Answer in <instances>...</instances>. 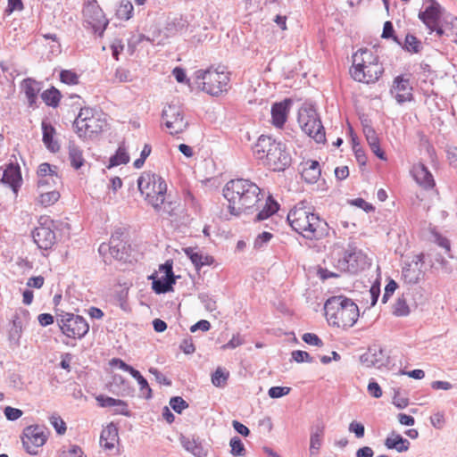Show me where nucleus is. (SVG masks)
<instances>
[{
    "mask_svg": "<svg viewBox=\"0 0 457 457\" xmlns=\"http://www.w3.org/2000/svg\"><path fill=\"white\" fill-rule=\"evenodd\" d=\"M222 192L228 202V212L234 216H239L253 208L258 210V204L263 197L258 185L245 179H230L224 186Z\"/></svg>",
    "mask_w": 457,
    "mask_h": 457,
    "instance_id": "f257e3e1",
    "label": "nucleus"
},
{
    "mask_svg": "<svg viewBox=\"0 0 457 457\" xmlns=\"http://www.w3.org/2000/svg\"><path fill=\"white\" fill-rule=\"evenodd\" d=\"M306 202L298 203L287 214V220L292 228L309 240H320L328 235V223L307 208Z\"/></svg>",
    "mask_w": 457,
    "mask_h": 457,
    "instance_id": "f03ea898",
    "label": "nucleus"
},
{
    "mask_svg": "<svg viewBox=\"0 0 457 457\" xmlns=\"http://www.w3.org/2000/svg\"><path fill=\"white\" fill-rule=\"evenodd\" d=\"M253 151L255 157L273 171H284L291 165V154L286 145L270 136L261 135Z\"/></svg>",
    "mask_w": 457,
    "mask_h": 457,
    "instance_id": "7ed1b4c3",
    "label": "nucleus"
},
{
    "mask_svg": "<svg viewBox=\"0 0 457 457\" xmlns=\"http://www.w3.org/2000/svg\"><path fill=\"white\" fill-rule=\"evenodd\" d=\"M328 322L344 329L352 328L359 317V308L350 298L340 295L329 297L324 303Z\"/></svg>",
    "mask_w": 457,
    "mask_h": 457,
    "instance_id": "20e7f679",
    "label": "nucleus"
},
{
    "mask_svg": "<svg viewBox=\"0 0 457 457\" xmlns=\"http://www.w3.org/2000/svg\"><path fill=\"white\" fill-rule=\"evenodd\" d=\"M105 114L97 108H80L73 128L78 137L83 140L92 139L99 135L106 127Z\"/></svg>",
    "mask_w": 457,
    "mask_h": 457,
    "instance_id": "39448f33",
    "label": "nucleus"
},
{
    "mask_svg": "<svg viewBox=\"0 0 457 457\" xmlns=\"http://www.w3.org/2000/svg\"><path fill=\"white\" fill-rule=\"evenodd\" d=\"M137 187L145 201L156 211L161 209L165 201L167 184L160 175L145 171L137 179Z\"/></svg>",
    "mask_w": 457,
    "mask_h": 457,
    "instance_id": "423d86ee",
    "label": "nucleus"
},
{
    "mask_svg": "<svg viewBox=\"0 0 457 457\" xmlns=\"http://www.w3.org/2000/svg\"><path fill=\"white\" fill-rule=\"evenodd\" d=\"M195 77L202 90L210 96H218L229 88V72L218 69L197 70Z\"/></svg>",
    "mask_w": 457,
    "mask_h": 457,
    "instance_id": "0eeeda50",
    "label": "nucleus"
},
{
    "mask_svg": "<svg viewBox=\"0 0 457 457\" xmlns=\"http://www.w3.org/2000/svg\"><path fill=\"white\" fill-rule=\"evenodd\" d=\"M298 123L302 130L316 143L326 142V133L320 118L312 104H303L298 112Z\"/></svg>",
    "mask_w": 457,
    "mask_h": 457,
    "instance_id": "6e6552de",
    "label": "nucleus"
},
{
    "mask_svg": "<svg viewBox=\"0 0 457 457\" xmlns=\"http://www.w3.org/2000/svg\"><path fill=\"white\" fill-rule=\"evenodd\" d=\"M369 266L367 255L354 243H349L343 256L337 261L336 267L340 271L356 274Z\"/></svg>",
    "mask_w": 457,
    "mask_h": 457,
    "instance_id": "1a4fd4ad",
    "label": "nucleus"
},
{
    "mask_svg": "<svg viewBox=\"0 0 457 457\" xmlns=\"http://www.w3.org/2000/svg\"><path fill=\"white\" fill-rule=\"evenodd\" d=\"M59 328L63 335L69 338L81 339L89 330L87 320L79 316L70 312H62L57 317Z\"/></svg>",
    "mask_w": 457,
    "mask_h": 457,
    "instance_id": "9d476101",
    "label": "nucleus"
},
{
    "mask_svg": "<svg viewBox=\"0 0 457 457\" xmlns=\"http://www.w3.org/2000/svg\"><path fill=\"white\" fill-rule=\"evenodd\" d=\"M48 434L47 428L44 426L30 425L26 427L21 436L25 451L30 455H37L38 448L46 444Z\"/></svg>",
    "mask_w": 457,
    "mask_h": 457,
    "instance_id": "9b49d317",
    "label": "nucleus"
},
{
    "mask_svg": "<svg viewBox=\"0 0 457 457\" xmlns=\"http://www.w3.org/2000/svg\"><path fill=\"white\" fill-rule=\"evenodd\" d=\"M384 67L382 63H375L372 65L359 63V58L353 56V66L350 69L352 78L361 83H375L382 76Z\"/></svg>",
    "mask_w": 457,
    "mask_h": 457,
    "instance_id": "f8f14e48",
    "label": "nucleus"
},
{
    "mask_svg": "<svg viewBox=\"0 0 457 457\" xmlns=\"http://www.w3.org/2000/svg\"><path fill=\"white\" fill-rule=\"evenodd\" d=\"M162 118L165 120L164 124L170 129L171 135L182 133L188 127L183 110L178 105L169 104L165 106L162 112Z\"/></svg>",
    "mask_w": 457,
    "mask_h": 457,
    "instance_id": "ddd939ff",
    "label": "nucleus"
},
{
    "mask_svg": "<svg viewBox=\"0 0 457 457\" xmlns=\"http://www.w3.org/2000/svg\"><path fill=\"white\" fill-rule=\"evenodd\" d=\"M425 254L420 253L411 257V261H404L402 268V279L410 285L419 284L425 276L423 266Z\"/></svg>",
    "mask_w": 457,
    "mask_h": 457,
    "instance_id": "4468645a",
    "label": "nucleus"
},
{
    "mask_svg": "<svg viewBox=\"0 0 457 457\" xmlns=\"http://www.w3.org/2000/svg\"><path fill=\"white\" fill-rule=\"evenodd\" d=\"M129 251L130 245L126 242L102 243L98 248V253L104 258L105 262H111V259L127 262L130 256Z\"/></svg>",
    "mask_w": 457,
    "mask_h": 457,
    "instance_id": "2eb2a0df",
    "label": "nucleus"
},
{
    "mask_svg": "<svg viewBox=\"0 0 457 457\" xmlns=\"http://www.w3.org/2000/svg\"><path fill=\"white\" fill-rule=\"evenodd\" d=\"M414 181L424 190H431L436 187L434 176L421 162L414 163L410 170Z\"/></svg>",
    "mask_w": 457,
    "mask_h": 457,
    "instance_id": "dca6fc26",
    "label": "nucleus"
},
{
    "mask_svg": "<svg viewBox=\"0 0 457 457\" xmlns=\"http://www.w3.org/2000/svg\"><path fill=\"white\" fill-rule=\"evenodd\" d=\"M46 221H47V220H46ZM31 235L34 243L38 248L43 250L51 249L56 241L54 231L47 226L46 222L44 224L40 223V225L32 231Z\"/></svg>",
    "mask_w": 457,
    "mask_h": 457,
    "instance_id": "f3484780",
    "label": "nucleus"
},
{
    "mask_svg": "<svg viewBox=\"0 0 457 457\" xmlns=\"http://www.w3.org/2000/svg\"><path fill=\"white\" fill-rule=\"evenodd\" d=\"M413 88L408 78L403 75L396 76L394 79L391 93L395 92V98L400 104L413 100Z\"/></svg>",
    "mask_w": 457,
    "mask_h": 457,
    "instance_id": "a211bd4d",
    "label": "nucleus"
},
{
    "mask_svg": "<svg viewBox=\"0 0 457 457\" xmlns=\"http://www.w3.org/2000/svg\"><path fill=\"white\" fill-rule=\"evenodd\" d=\"M83 13L86 15L89 13L94 14L93 19L96 21V22L92 24L93 30L99 37H102L108 26L109 21L107 19H105L104 12L97 4L96 1L93 0L91 2H87V4H86L83 8Z\"/></svg>",
    "mask_w": 457,
    "mask_h": 457,
    "instance_id": "6ab92c4d",
    "label": "nucleus"
},
{
    "mask_svg": "<svg viewBox=\"0 0 457 457\" xmlns=\"http://www.w3.org/2000/svg\"><path fill=\"white\" fill-rule=\"evenodd\" d=\"M292 105V100L290 98H285L280 102H276L272 104L271 113V123L278 129H282L287 120V116Z\"/></svg>",
    "mask_w": 457,
    "mask_h": 457,
    "instance_id": "aec40b11",
    "label": "nucleus"
},
{
    "mask_svg": "<svg viewBox=\"0 0 457 457\" xmlns=\"http://www.w3.org/2000/svg\"><path fill=\"white\" fill-rule=\"evenodd\" d=\"M21 89L26 96L28 107L38 108L37 96L42 89V82L33 78H26L21 82Z\"/></svg>",
    "mask_w": 457,
    "mask_h": 457,
    "instance_id": "412c9836",
    "label": "nucleus"
},
{
    "mask_svg": "<svg viewBox=\"0 0 457 457\" xmlns=\"http://www.w3.org/2000/svg\"><path fill=\"white\" fill-rule=\"evenodd\" d=\"M1 181L8 185L17 194L22 183L20 165L17 162H10L4 170Z\"/></svg>",
    "mask_w": 457,
    "mask_h": 457,
    "instance_id": "4be33fe9",
    "label": "nucleus"
},
{
    "mask_svg": "<svg viewBox=\"0 0 457 457\" xmlns=\"http://www.w3.org/2000/svg\"><path fill=\"white\" fill-rule=\"evenodd\" d=\"M184 252L197 271L204 266H210L214 262L212 256L203 254L200 251H196L195 248L187 247L184 249Z\"/></svg>",
    "mask_w": 457,
    "mask_h": 457,
    "instance_id": "5701e85b",
    "label": "nucleus"
},
{
    "mask_svg": "<svg viewBox=\"0 0 457 457\" xmlns=\"http://www.w3.org/2000/svg\"><path fill=\"white\" fill-rule=\"evenodd\" d=\"M119 441L118 428L113 423H110L104 428L100 435V445L104 450H112L115 443Z\"/></svg>",
    "mask_w": 457,
    "mask_h": 457,
    "instance_id": "b1692460",
    "label": "nucleus"
},
{
    "mask_svg": "<svg viewBox=\"0 0 457 457\" xmlns=\"http://www.w3.org/2000/svg\"><path fill=\"white\" fill-rule=\"evenodd\" d=\"M430 1L431 4L419 13V18L427 27L435 26L440 19V4L435 0Z\"/></svg>",
    "mask_w": 457,
    "mask_h": 457,
    "instance_id": "393cba45",
    "label": "nucleus"
},
{
    "mask_svg": "<svg viewBox=\"0 0 457 457\" xmlns=\"http://www.w3.org/2000/svg\"><path fill=\"white\" fill-rule=\"evenodd\" d=\"M179 441L183 448L191 453L195 457H206L208 454L207 449H205L203 445V444L195 439V438H189L185 436H181L179 437Z\"/></svg>",
    "mask_w": 457,
    "mask_h": 457,
    "instance_id": "a878e982",
    "label": "nucleus"
},
{
    "mask_svg": "<svg viewBox=\"0 0 457 457\" xmlns=\"http://www.w3.org/2000/svg\"><path fill=\"white\" fill-rule=\"evenodd\" d=\"M152 279V288L156 294H165L172 290L173 285L176 283L175 277L162 276V278L155 277L152 274L149 277Z\"/></svg>",
    "mask_w": 457,
    "mask_h": 457,
    "instance_id": "bb28decb",
    "label": "nucleus"
},
{
    "mask_svg": "<svg viewBox=\"0 0 457 457\" xmlns=\"http://www.w3.org/2000/svg\"><path fill=\"white\" fill-rule=\"evenodd\" d=\"M384 445L387 449H395L398 453H403L409 450L411 443L400 434L393 431L386 438Z\"/></svg>",
    "mask_w": 457,
    "mask_h": 457,
    "instance_id": "cd10ccee",
    "label": "nucleus"
},
{
    "mask_svg": "<svg viewBox=\"0 0 457 457\" xmlns=\"http://www.w3.org/2000/svg\"><path fill=\"white\" fill-rule=\"evenodd\" d=\"M325 427L323 424H317L312 428L310 436V453L311 455L318 454L321 448Z\"/></svg>",
    "mask_w": 457,
    "mask_h": 457,
    "instance_id": "c85d7f7f",
    "label": "nucleus"
},
{
    "mask_svg": "<svg viewBox=\"0 0 457 457\" xmlns=\"http://www.w3.org/2000/svg\"><path fill=\"white\" fill-rule=\"evenodd\" d=\"M42 140L48 150L53 153H56L60 150V145L57 141L54 140V135L55 133L54 128L51 124L42 122Z\"/></svg>",
    "mask_w": 457,
    "mask_h": 457,
    "instance_id": "c756f323",
    "label": "nucleus"
},
{
    "mask_svg": "<svg viewBox=\"0 0 457 457\" xmlns=\"http://www.w3.org/2000/svg\"><path fill=\"white\" fill-rule=\"evenodd\" d=\"M306 165H308V167L303 168L302 178L309 184L316 183L321 174L319 162L312 160L307 162Z\"/></svg>",
    "mask_w": 457,
    "mask_h": 457,
    "instance_id": "7c9ffc66",
    "label": "nucleus"
},
{
    "mask_svg": "<svg viewBox=\"0 0 457 457\" xmlns=\"http://www.w3.org/2000/svg\"><path fill=\"white\" fill-rule=\"evenodd\" d=\"M38 181L37 186L41 187L49 183V179H54V178L59 179L57 172L53 170L52 165L48 162H43L38 166L37 171Z\"/></svg>",
    "mask_w": 457,
    "mask_h": 457,
    "instance_id": "2f4dec72",
    "label": "nucleus"
},
{
    "mask_svg": "<svg viewBox=\"0 0 457 457\" xmlns=\"http://www.w3.org/2000/svg\"><path fill=\"white\" fill-rule=\"evenodd\" d=\"M279 209V204L273 199L271 195H269L266 199L265 204L262 210L258 212L255 216V221L264 220L270 218L271 215L276 213Z\"/></svg>",
    "mask_w": 457,
    "mask_h": 457,
    "instance_id": "473e14b6",
    "label": "nucleus"
},
{
    "mask_svg": "<svg viewBox=\"0 0 457 457\" xmlns=\"http://www.w3.org/2000/svg\"><path fill=\"white\" fill-rule=\"evenodd\" d=\"M405 52L410 54H420L423 50L422 42L413 34L408 33L404 41L399 45Z\"/></svg>",
    "mask_w": 457,
    "mask_h": 457,
    "instance_id": "72a5a7b5",
    "label": "nucleus"
},
{
    "mask_svg": "<svg viewBox=\"0 0 457 457\" xmlns=\"http://www.w3.org/2000/svg\"><path fill=\"white\" fill-rule=\"evenodd\" d=\"M129 162V154L124 143H122L119 145L114 154L109 158V164L107 165V168L111 169L121 164H127Z\"/></svg>",
    "mask_w": 457,
    "mask_h": 457,
    "instance_id": "f704fd0d",
    "label": "nucleus"
},
{
    "mask_svg": "<svg viewBox=\"0 0 457 457\" xmlns=\"http://www.w3.org/2000/svg\"><path fill=\"white\" fill-rule=\"evenodd\" d=\"M41 98L46 105L57 108L62 99V94L59 89L52 86L50 88L42 92Z\"/></svg>",
    "mask_w": 457,
    "mask_h": 457,
    "instance_id": "c9c22d12",
    "label": "nucleus"
},
{
    "mask_svg": "<svg viewBox=\"0 0 457 457\" xmlns=\"http://www.w3.org/2000/svg\"><path fill=\"white\" fill-rule=\"evenodd\" d=\"M68 149L71 165L75 170H79L83 166L85 162L81 149L73 141L69 142Z\"/></svg>",
    "mask_w": 457,
    "mask_h": 457,
    "instance_id": "e433bc0d",
    "label": "nucleus"
},
{
    "mask_svg": "<svg viewBox=\"0 0 457 457\" xmlns=\"http://www.w3.org/2000/svg\"><path fill=\"white\" fill-rule=\"evenodd\" d=\"M353 56L359 58V63H363L364 65L381 63L379 57L371 49L361 48Z\"/></svg>",
    "mask_w": 457,
    "mask_h": 457,
    "instance_id": "4c0bfd02",
    "label": "nucleus"
},
{
    "mask_svg": "<svg viewBox=\"0 0 457 457\" xmlns=\"http://www.w3.org/2000/svg\"><path fill=\"white\" fill-rule=\"evenodd\" d=\"M131 377L137 381L139 390L143 394L144 398L146 400L152 399V388L150 387L148 381L142 376V374L137 370H136L134 373H132Z\"/></svg>",
    "mask_w": 457,
    "mask_h": 457,
    "instance_id": "58836bf2",
    "label": "nucleus"
},
{
    "mask_svg": "<svg viewBox=\"0 0 457 457\" xmlns=\"http://www.w3.org/2000/svg\"><path fill=\"white\" fill-rule=\"evenodd\" d=\"M376 352H377L376 346L370 347L368 352L363 353L361 356L360 360H361V363H363L367 367H374V366L379 367L380 365H382L383 359L376 357Z\"/></svg>",
    "mask_w": 457,
    "mask_h": 457,
    "instance_id": "ea45409f",
    "label": "nucleus"
},
{
    "mask_svg": "<svg viewBox=\"0 0 457 457\" xmlns=\"http://www.w3.org/2000/svg\"><path fill=\"white\" fill-rule=\"evenodd\" d=\"M134 7L130 1L121 0L116 9V16L120 20L129 21L133 16Z\"/></svg>",
    "mask_w": 457,
    "mask_h": 457,
    "instance_id": "a19ab883",
    "label": "nucleus"
},
{
    "mask_svg": "<svg viewBox=\"0 0 457 457\" xmlns=\"http://www.w3.org/2000/svg\"><path fill=\"white\" fill-rule=\"evenodd\" d=\"M228 377L229 372L219 367L212 374V383L216 387H224L227 385Z\"/></svg>",
    "mask_w": 457,
    "mask_h": 457,
    "instance_id": "79ce46f5",
    "label": "nucleus"
},
{
    "mask_svg": "<svg viewBox=\"0 0 457 457\" xmlns=\"http://www.w3.org/2000/svg\"><path fill=\"white\" fill-rule=\"evenodd\" d=\"M393 314L396 317H405L410 314V308L403 296L398 297L393 306Z\"/></svg>",
    "mask_w": 457,
    "mask_h": 457,
    "instance_id": "37998d69",
    "label": "nucleus"
},
{
    "mask_svg": "<svg viewBox=\"0 0 457 457\" xmlns=\"http://www.w3.org/2000/svg\"><path fill=\"white\" fill-rule=\"evenodd\" d=\"M230 453L234 457L245 456L246 449L238 436H233L229 441Z\"/></svg>",
    "mask_w": 457,
    "mask_h": 457,
    "instance_id": "c03bdc74",
    "label": "nucleus"
},
{
    "mask_svg": "<svg viewBox=\"0 0 457 457\" xmlns=\"http://www.w3.org/2000/svg\"><path fill=\"white\" fill-rule=\"evenodd\" d=\"M187 21L181 18L174 19L170 21H169L166 25V30L169 33V35H174L179 32H182L187 29Z\"/></svg>",
    "mask_w": 457,
    "mask_h": 457,
    "instance_id": "a18cd8bd",
    "label": "nucleus"
},
{
    "mask_svg": "<svg viewBox=\"0 0 457 457\" xmlns=\"http://www.w3.org/2000/svg\"><path fill=\"white\" fill-rule=\"evenodd\" d=\"M60 198V194L56 190H52L46 193H41L38 202L45 207L50 206L56 203Z\"/></svg>",
    "mask_w": 457,
    "mask_h": 457,
    "instance_id": "49530a36",
    "label": "nucleus"
},
{
    "mask_svg": "<svg viewBox=\"0 0 457 457\" xmlns=\"http://www.w3.org/2000/svg\"><path fill=\"white\" fill-rule=\"evenodd\" d=\"M381 37L384 39H392L397 45H401V40L395 35L394 25L390 21L384 23Z\"/></svg>",
    "mask_w": 457,
    "mask_h": 457,
    "instance_id": "de8ad7c7",
    "label": "nucleus"
},
{
    "mask_svg": "<svg viewBox=\"0 0 457 457\" xmlns=\"http://www.w3.org/2000/svg\"><path fill=\"white\" fill-rule=\"evenodd\" d=\"M60 80L67 85H77L79 82L78 74L71 70H62L60 72Z\"/></svg>",
    "mask_w": 457,
    "mask_h": 457,
    "instance_id": "09e8293b",
    "label": "nucleus"
},
{
    "mask_svg": "<svg viewBox=\"0 0 457 457\" xmlns=\"http://www.w3.org/2000/svg\"><path fill=\"white\" fill-rule=\"evenodd\" d=\"M272 237L273 235L271 233L263 231L255 237L253 242V248L256 250L264 248Z\"/></svg>",
    "mask_w": 457,
    "mask_h": 457,
    "instance_id": "8fccbe9b",
    "label": "nucleus"
},
{
    "mask_svg": "<svg viewBox=\"0 0 457 457\" xmlns=\"http://www.w3.org/2000/svg\"><path fill=\"white\" fill-rule=\"evenodd\" d=\"M169 403L172 410L179 414L189 406L188 403L180 396L171 397Z\"/></svg>",
    "mask_w": 457,
    "mask_h": 457,
    "instance_id": "3c124183",
    "label": "nucleus"
},
{
    "mask_svg": "<svg viewBox=\"0 0 457 457\" xmlns=\"http://www.w3.org/2000/svg\"><path fill=\"white\" fill-rule=\"evenodd\" d=\"M292 360L297 363L301 362H308L312 363L313 361V358L309 354V353L302 350H295L291 353Z\"/></svg>",
    "mask_w": 457,
    "mask_h": 457,
    "instance_id": "603ef678",
    "label": "nucleus"
},
{
    "mask_svg": "<svg viewBox=\"0 0 457 457\" xmlns=\"http://www.w3.org/2000/svg\"><path fill=\"white\" fill-rule=\"evenodd\" d=\"M291 388L288 386H272L269 389L268 395L270 398L277 399L288 395Z\"/></svg>",
    "mask_w": 457,
    "mask_h": 457,
    "instance_id": "864d4df0",
    "label": "nucleus"
},
{
    "mask_svg": "<svg viewBox=\"0 0 457 457\" xmlns=\"http://www.w3.org/2000/svg\"><path fill=\"white\" fill-rule=\"evenodd\" d=\"M348 430L349 432L353 433L357 438H362L365 435L364 425L357 420H353L349 424Z\"/></svg>",
    "mask_w": 457,
    "mask_h": 457,
    "instance_id": "5fc2aeb1",
    "label": "nucleus"
},
{
    "mask_svg": "<svg viewBox=\"0 0 457 457\" xmlns=\"http://www.w3.org/2000/svg\"><path fill=\"white\" fill-rule=\"evenodd\" d=\"M198 299L204 305L207 311L212 312L216 309V302L210 295L206 293H200L198 295Z\"/></svg>",
    "mask_w": 457,
    "mask_h": 457,
    "instance_id": "6e6d98bb",
    "label": "nucleus"
},
{
    "mask_svg": "<svg viewBox=\"0 0 457 457\" xmlns=\"http://www.w3.org/2000/svg\"><path fill=\"white\" fill-rule=\"evenodd\" d=\"M22 335V329L10 328L8 332V340L10 345L18 347L20 345V339Z\"/></svg>",
    "mask_w": 457,
    "mask_h": 457,
    "instance_id": "4d7b16f0",
    "label": "nucleus"
},
{
    "mask_svg": "<svg viewBox=\"0 0 457 457\" xmlns=\"http://www.w3.org/2000/svg\"><path fill=\"white\" fill-rule=\"evenodd\" d=\"M368 295L370 297V306H374L378 298H379V295H380V284L379 282L376 281L372 284V286L370 287L369 292H368Z\"/></svg>",
    "mask_w": 457,
    "mask_h": 457,
    "instance_id": "13d9d810",
    "label": "nucleus"
},
{
    "mask_svg": "<svg viewBox=\"0 0 457 457\" xmlns=\"http://www.w3.org/2000/svg\"><path fill=\"white\" fill-rule=\"evenodd\" d=\"M110 365L116 367L123 371H126V372L129 373L130 375H132V373H134V371L136 370V369H134L132 366L127 364L123 360H121L120 358L112 359L110 361Z\"/></svg>",
    "mask_w": 457,
    "mask_h": 457,
    "instance_id": "bf43d9fd",
    "label": "nucleus"
},
{
    "mask_svg": "<svg viewBox=\"0 0 457 457\" xmlns=\"http://www.w3.org/2000/svg\"><path fill=\"white\" fill-rule=\"evenodd\" d=\"M304 343L318 347L323 346L322 340L314 333H304L302 337Z\"/></svg>",
    "mask_w": 457,
    "mask_h": 457,
    "instance_id": "052dcab7",
    "label": "nucleus"
},
{
    "mask_svg": "<svg viewBox=\"0 0 457 457\" xmlns=\"http://www.w3.org/2000/svg\"><path fill=\"white\" fill-rule=\"evenodd\" d=\"M363 133L365 135L366 140L370 145H374L379 141V138L375 131V129L370 125H363Z\"/></svg>",
    "mask_w": 457,
    "mask_h": 457,
    "instance_id": "680f3d73",
    "label": "nucleus"
},
{
    "mask_svg": "<svg viewBox=\"0 0 457 457\" xmlns=\"http://www.w3.org/2000/svg\"><path fill=\"white\" fill-rule=\"evenodd\" d=\"M96 400L101 407H114L115 403L122 405L120 399H115L110 396L99 395Z\"/></svg>",
    "mask_w": 457,
    "mask_h": 457,
    "instance_id": "e2e57ef3",
    "label": "nucleus"
},
{
    "mask_svg": "<svg viewBox=\"0 0 457 457\" xmlns=\"http://www.w3.org/2000/svg\"><path fill=\"white\" fill-rule=\"evenodd\" d=\"M148 371L149 373L154 376L157 383L165 386L171 385V381L165 375H163L157 368L151 367L149 368Z\"/></svg>",
    "mask_w": 457,
    "mask_h": 457,
    "instance_id": "0e129e2a",
    "label": "nucleus"
},
{
    "mask_svg": "<svg viewBox=\"0 0 457 457\" xmlns=\"http://www.w3.org/2000/svg\"><path fill=\"white\" fill-rule=\"evenodd\" d=\"M114 76L120 82H129L132 79L130 71L122 67L116 69Z\"/></svg>",
    "mask_w": 457,
    "mask_h": 457,
    "instance_id": "69168bd1",
    "label": "nucleus"
},
{
    "mask_svg": "<svg viewBox=\"0 0 457 457\" xmlns=\"http://www.w3.org/2000/svg\"><path fill=\"white\" fill-rule=\"evenodd\" d=\"M245 340L240 334L233 335L231 339L222 345L223 349H235L244 344Z\"/></svg>",
    "mask_w": 457,
    "mask_h": 457,
    "instance_id": "338daca9",
    "label": "nucleus"
},
{
    "mask_svg": "<svg viewBox=\"0 0 457 457\" xmlns=\"http://www.w3.org/2000/svg\"><path fill=\"white\" fill-rule=\"evenodd\" d=\"M4 413L8 420L14 421L22 415V411L17 408L7 406L4 408Z\"/></svg>",
    "mask_w": 457,
    "mask_h": 457,
    "instance_id": "774afa93",
    "label": "nucleus"
}]
</instances>
